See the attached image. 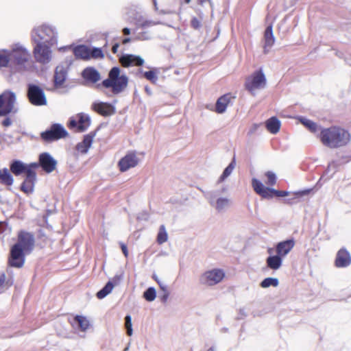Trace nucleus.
Here are the masks:
<instances>
[{
  "mask_svg": "<svg viewBox=\"0 0 351 351\" xmlns=\"http://www.w3.org/2000/svg\"><path fill=\"white\" fill-rule=\"evenodd\" d=\"M32 38L35 43L53 46L58 42V32L54 27L43 25L32 30Z\"/></svg>",
  "mask_w": 351,
  "mask_h": 351,
  "instance_id": "3",
  "label": "nucleus"
},
{
  "mask_svg": "<svg viewBox=\"0 0 351 351\" xmlns=\"http://www.w3.org/2000/svg\"><path fill=\"white\" fill-rule=\"evenodd\" d=\"M158 285L162 292L169 291L167 286L161 281H158Z\"/></svg>",
  "mask_w": 351,
  "mask_h": 351,
  "instance_id": "55",
  "label": "nucleus"
},
{
  "mask_svg": "<svg viewBox=\"0 0 351 351\" xmlns=\"http://www.w3.org/2000/svg\"><path fill=\"white\" fill-rule=\"evenodd\" d=\"M145 91L148 95H152V89L147 86L145 87Z\"/></svg>",
  "mask_w": 351,
  "mask_h": 351,
  "instance_id": "61",
  "label": "nucleus"
},
{
  "mask_svg": "<svg viewBox=\"0 0 351 351\" xmlns=\"http://www.w3.org/2000/svg\"><path fill=\"white\" fill-rule=\"evenodd\" d=\"M5 274L4 273H2L0 275V293L3 292L5 290V285H7L8 282H5Z\"/></svg>",
  "mask_w": 351,
  "mask_h": 351,
  "instance_id": "50",
  "label": "nucleus"
},
{
  "mask_svg": "<svg viewBox=\"0 0 351 351\" xmlns=\"http://www.w3.org/2000/svg\"><path fill=\"white\" fill-rule=\"evenodd\" d=\"M198 1H199V3L201 5H203L206 1H208L210 3V4L212 3L211 0H198Z\"/></svg>",
  "mask_w": 351,
  "mask_h": 351,
  "instance_id": "64",
  "label": "nucleus"
},
{
  "mask_svg": "<svg viewBox=\"0 0 351 351\" xmlns=\"http://www.w3.org/2000/svg\"><path fill=\"white\" fill-rule=\"evenodd\" d=\"M3 117L4 119L1 122V125L5 128L11 126L13 123L12 119L8 115L3 116Z\"/></svg>",
  "mask_w": 351,
  "mask_h": 351,
  "instance_id": "49",
  "label": "nucleus"
},
{
  "mask_svg": "<svg viewBox=\"0 0 351 351\" xmlns=\"http://www.w3.org/2000/svg\"><path fill=\"white\" fill-rule=\"evenodd\" d=\"M90 117L88 114L81 112L76 115V117H71L67 126L70 130H74L77 132L86 131L90 125Z\"/></svg>",
  "mask_w": 351,
  "mask_h": 351,
  "instance_id": "10",
  "label": "nucleus"
},
{
  "mask_svg": "<svg viewBox=\"0 0 351 351\" xmlns=\"http://www.w3.org/2000/svg\"><path fill=\"white\" fill-rule=\"evenodd\" d=\"M312 191V189H304L295 192V195L297 197H302L309 194Z\"/></svg>",
  "mask_w": 351,
  "mask_h": 351,
  "instance_id": "51",
  "label": "nucleus"
},
{
  "mask_svg": "<svg viewBox=\"0 0 351 351\" xmlns=\"http://www.w3.org/2000/svg\"><path fill=\"white\" fill-rule=\"evenodd\" d=\"M230 101V96L229 95H223L220 97L216 102L215 111L219 114L223 113Z\"/></svg>",
  "mask_w": 351,
  "mask_h": 351,
  "instance_id": "31",
  "label": "nucleus"
},
{
  "mask_svg": "<svg viewBox=\"0 0 351 351\" xmlns=\"http://www.w3.org/2000/svg\"><path fill=\"white\" fill-rule=\"evenodd\" d=\"M125 327L126 329L127 335L128 336H132L133 333V330L132 324V317L130 315H127L125 317Z\"/></svg>",
  "mask_w": 351,
  "mask_h": 351,
  "instance_id": "43",
  "label": "nucleus"
},
{
  "mask_svg": "<svg viewBox=\"0 0 351 351\" xmlns=\"http://www.w3.org/2000/svg\"><path fill=\"white\" fill-rule=\"evenodd\" d=\"M128 77L125 74L121 75V70L118 66L112 67L108 75V77L97 84V87L101 86L106 88H111L113 95H119L123 92L128 85Z\"/></svg>",
  "mask_w": 351,
  "mask_h": 351,
  "instance_id": "2",
  "label": "nucleus"
},
{
  "mask_svg": "<svg viewBox=\"0 0 351 351\" xmlns=\"http://www.w3.org/2000/svg\"><path fill=\"white\" fill-rule=\"evenodd\" d=\"M73 52L77 59L89 60V48L84 45L75 46Z\"/></svg>",
  "mask_w": 351,
  "mask_h": 351,
  "instance_id": "29",
  "label": "nucleus"
},
{
  "mask_svg": "<svg viewBox=\"0 0 351 351\" xmlns=\"http://www.w3.org/2000/svg\"><path fill=\"white\" fill-rule=\"evenodd\" d=\"M252 185L254 191L262 197L270 199V191L271 188L265 186L260 180L256 178L252 180Z\"/></svg>",
  "mask_w": 351,
  "mask_h": 351,
  "instance_id": "25",
  "label": "nucleus"
},
{
  "mask_svg": "<svg viewBox=\"0 0 351 351\" xmlns=\"http://www.w3.org/2000/svg\"><path fill=\"white\" fill-rule=\"evenodd\" d=\"M30 57L29 51L18 44L10 51V63L16 65L20 70L26 71L32 67Z\"/></svg>",
  "mask_w": 351,
  "mask_h": 351,
  "instance_id": "4",
  "label": "nucleus"
},
{
  "mask_svg": "<svg viewBox=\"0 0 351 351\" xmlns=\"http://www.w3.org/2000/svg\"><path fill=\"white\" fill-rule=\"evenodd\" d=\"M82 77L87 82L92 84L97 83L101 79L99 72L94 67H86L82 72Z\"/></svg>",
  "mask_w": 351,
  "mask_h": 351,
  "instance_id": "24",
  "label": "nucleus"
},
{
  "mask_svg": "<svg viewBox=\"0 0 351 351\" xmlns=\"http://www.w3.org/2000/svg\"><path fill=\"white\" fill-rule=\"evenodd\" d=\"M295 241L293 239H289L278 243L276 245V252L281 258L287 256L293 248Z\"/></svg>",
  "mask_w": 351,
  "mask_h": 351,
  "instance_id": "20",
  "label": "nucleus"
},
{
  "mask_svg": "<svg viewBox=\"0 0 351 351\" xmlns=\"http://www.w3.org/2000/svg\"><path fill=\"white\" fill-rule=\"evenodd\" d=\"M169 291L163 292V294L160 296V300L164 303L166 302L169 298Z\"/></svg>",
  "mask_w": 351,
  "mask_h": 351,
  "instance_id": "56",
  "label": "nucleus"
},
{
  "mask_svg": "<svg viewBox=\"0 0 351 351\" xmlns=\"http://www.w3.org/2000/svg\"><path fill=\"white\" fill-rule=\"evenodd\" d=\"M14 182V178L12 173L6 167L0 169V183L5 186H12Z\"/></svg>",
  "mask_w": 351,
  "mask_h": 351,
  "instance_id": "30",
  "label": "nucleus"
},
{
  "mask_svg": "<svg viewBox=\"0 0 351 351\" xmlns=\"http://www.w3.org/2000/svg\"><path fill=\"white\" fill-rule=\"evenodd\" d=\"M10 171L16 176H21L23 173L27 175L29 172H32L27 169L26 164L19 160H13L10 164Z\"/></svg>",
  "mask_w": 351,
  "mask_h": 351,
  "instance_id": "22",
  "label": "nucleus"
},
{
  "mask_svg": "<svg viewBox=\"0 0 351 351\" xmlns=\"http://www.w3.org/2000/svg\"><path fill=\"white\" fill-rule=\"evenodd\" d=\"M90 108L103 117H110L116 112L115 107L112 104L100 101H94L91 104Z\"/></svg>",
  "mask_w": 351,
  "mask_h": 351,
  "instance_id": "15",
  "label": "nucleus"
},
{
  "mask_svg": "<svg viewBox=\"0 0 351 351\" xmlns=\"http://www.w3.org/2000/svg\"><path fill=\"white\" fill-rule=\"evenodd\" d=\"M218 191L207 192L204 194L210 205L213 206L218 213L224 212L230 206V199L227 197H218Z\"/></svg>",
  "mask_w": 351,
  "mask_h": 351,
  "instance_id": "9",
  "label": "nucleus"
},
{
  "mask_svg": "<svg viewBox=\"0 0 351 351\" xmlns=\"http://www.w3.org/2000/svg\"><path fill=\"white\" fill-rule=\"evenodd\" d=\"M267 84L266 77L262 69L255 71L251 75L245 80V89L250 93L251 95H255V91L265 88Z\"/></svg>",
  "mask_w": 351,
  "mask_h": 351,
  "instance_id": "7",
  "label": "nucleus"
},
{
  "mask_svg": "<svg viewBox=\"0 0 351 351\" xmlns=\"http://www.w3.org/2000/svg\"><path fill=\"white\" fill-rule=\"evenodd\" d=\"M143 76L153 84H156L158 80V77L154 70L143 72Z\"/></svg>",
  "mask_w": 351,
  "mask_h": 351,
  "instance_id": "42",
  "label": "nucleus"
},
{
  "mask_svg": "<svg viewBox=\"0 0 351 351\" xmlns=\"http://www.w3.org/2000/svg\"><path fill=\"white\" fill-rule=\"evenodd\" d=\"M10 62V52L0 51V67H5Z\"/></svg>",
  "mask_w": 351,
  "mask_h": 351,
  "instance_id": "41",
  "label": "nucleus"
},
{
  "mask_svg": "<svg viewBox=\"0 0 351 351\" xmlns=\"http://www.w3.org/2000/svg\"><path fill=\"white\" fill-rule=\"evenodd\" d=\"M225 276V273L219 269H214L204 272L199 278L201 284L213 286L220 282Z\"/></svg>",
  "mask_w": 351,
  "mask_h": 351,
  "instance_id": "11",
  "label": "nucleus"
},
{
  "mask_svg": "<svg viewBox=\"0 0 351 351\" xmlns=\"http://www.w3.org/2000/svg\"><path fill=\"white\" fill-rule=\"evenodd\" d=\"M156 23L152 21H145L141 23L140 21L137 22V25L143 29L153 26Z\"/></svg>",
  "mask_w": 351,
  "mask_h": 351,
  "instance_id": "47",
  "label": "nucleus"
},
{
  "mask_svg": "<svg viewBox=\"0 0 351 351\" xmlns=\"http://www.w3.org/2000/svg\"><path fill=\"white\" fill-rule=\"evenodd\" d=\"M51 47L45 44L36 43L33 51L36 60L42 64L49 63L51 59Z\"/></svg>",
  "mask_w": 351,
  "mask_h": 351,
  "instance_id": "12",
  "label": "nucleus"
},
{
  "mask_svg": "<svg viewBox=\"0 0 351 351\" xmlns=\"http://www.w3.org/2000/svg\"><path fill=\"white\" fill-rule=\"evenodd\" d=\"M119 47V43H114L112 47V52L115 54L117 53V51H118V49Z\"/></svg>",
  "mask_w": 351,
  "mask_h": 351,
  "instance_id": "59",
  "label": "nucleus"
},
{
  "mask_svg": "<svg viewBox=\"0 0 351 351\" xmlns=\"http://www.w3.org/2000/svg\"><path fill=\"white\" fill-rule=\"evenodd\" d=\"M36 180V172H29V173L25 176V178L21 185V190L26 194L32 193L34 191Z\"/></svg>",
  "mask_w": 351,
  "mask_h": 351,
  "instance_id": "23",
  "label": "nucleus"
},
{
  "mask_svg": "<svg viewBox=\"0 0 351 351\" xmlns=\"http://www.w3.org/2000/svg\"><path fill=\"white\" fill-rule=\"evenodd\" d=\"M337 167V164L335 161H332L330 163L327 168V171H329L330 169H336Z\"/></svg>",
  "mask_w": 351,
  "mask_h": 351,
  "instance_id": "57",
  "label": "nucleus"
},
{
  "mask_svg": "<svg viewBox=\"0 0 351 351\" xmlns=\"http://www.w3.org/2000/svg\"><path fill=\"white\" fill-rule=\"evenodd\" d=\"M132 40V38H129V37H128V38H125L122 40V43H123V45H125V44H127V43H130Z\"/></svg>",
  "mask_w": 351,
  "mask_h": 351,
  "instance_id": "63",
  "label": "nucleus"
},
{
  "mask_svg": "<svg viewBox=\"0 0 351 351\" xmlns=\"http://www.w3.org/2000/svg\"><path fill=\"white\" fill-rule=\"evenodd\" d=\"M95 136V132H90L84 136V139L82 142L79 143L76 145V149L82 153H87L88 149L91 146L93 141V138Z\"/></svg>",
  "mask_w": 351,
  "mask_h": 351,
  "instance_id": "26",
  "label": "nucleus"
},
{
  "mask_svg": "<svg viewBox=\"0 0 351 351\" xmlns=\"http://www.w3.org/2000/svg\"><path fill=\"white\" fill-rule=\"evenodd\" d=\"M73 324H75L82 331H85L89 326V322L82 315H76L73 319Z\"/></svg>",
  "mask_w": 351,
  "mask_h": 351,
  "instance_id": "33",
  "label": "nucleus"
},
{
  "mask_svg": "<svg viewBox=\"0 0 351 351\" xmlns=\"http://www.w3.org/2000/svg\"><path fill=\"white\" fill-rule=\"evenodd\" d=\"M300 121L310 132L313 133H315L318 130L322 129L321 126H319L316 123L310 119L301 117Z\"/></svg>",
  "mask_w": 351,
  "mask_h": 351,
  "instance_id": "34",
  "label": "nucleus"
},
{
  "mask_svg": "<svg viewBox=\"0 0 351 351\" xmlns=\"http://www.w3.org/2000/svg\"><path fill=\"white\" fill-rule=\"evenodd\" d=\"M191 26L195 29H199L202 26L201 21L196 17H193L191 21Z\"/></svg>",
  "mask_w": 351,
  "mask_h": 351,
  "instance_id": "48",
  "label": "nucleus"
},
{
  "mask_svg": "<svg viewBox=\"0 0 351 351\" xmlns=\"http://www.w3.org/2000/svg\"><path fill=\"white\" fill-rule=\"evenodd\" d=\"M25 252L18 245H13L10 250L9 265L11 267L21 268L25 263Z\"/></svg>",
  "mask_w": 351,
  "mask_h": 351,
  "instance_id": "13",
  "label": "nucleus"
},
{
  "mask_svg": "<svg viewBox=\"0 0 351 351\" xmlns=\"http://www.w3.org/2000/svg\"><path fill=\"white\" fill-rule=\"evenodd\" d=\"M319 137L324 146L331 149L345 146L350 140L348 131L336 126L322 128Z\"/></svg>",
  "mask_w": 351,
  "mask_h": 351,
  "instance_id": "1",
  "label": "nucleus"
},
{
  "mask_svg": "<svg viewBox=\"0 0 351 351\" xmlns=\"http://www.w3.org/2000/svg\"><path fill=\"white\" fill-rule=\"evenodd\" d=\"M334 264L337 268H346L351 265V255L345 247L337 252Z\"/></svg>",
  "mask_w": 351,
  "mask_h": 351,
  "instance_id": "18",
  "label": "nucleus"
},
{
  "mask_svg": "<svg viewBox=\"0 0 351 351\" xmlns=\"http://www.w3.org/2000/svg\"><path fill=\"white\" fill-rule=\"evenodd\" d=\"M26 167H27V169H29L32 171H35L34 169L40 167V161L38 160V162H32L29 164H26Z\"/></svg>",
  "mask_w": 351,
  "mask_h": 351,
  "instance_id": "52",
  "label": "nucleus"
},
{
  "mask_svg": "<svg viewBox=\"0 0 351 351\" xmlns=\"http://www.w3.org/2000/svg\"><path fill=\"white\" fill-rule=\"evenodd\" d=\"M280 125V121L276 117L269 118L265 122V127L267 130L274 134L279 132Z\"/></svg>",
  "mask_w": 351,
  "mask_h": 351,
  "instance_id": "32",
  "label": "nucleus"
},
{
  "mask_svg": "<svg viewBox=\"0 0 351 351\" xmlns=\"http://www.w3.org/2000/svg\"><path fill=\"white\" fill-rule=\"evenodd\" d=\"M120 247L121 248L122 252L124 254V256L125 257H128V247H127L126 245L124 244L123 243H120Z\"/></svg>",
  "mask_w": 351,
  "mask_h": 351,
  "instance_id": "54",
  "label": "nucleus"
},
{
  "mask_svg": "<svg viewBox=\"0 0 351 351\" xmlns=\"http://www.w3.org/2000/svg\"><path fill=\"white\" fill-rule=\"evenodd\" d=\"M156 296V289L154 287H149L143 293V297L147 302H152Z\"/></svg>",
  "mask_w": 351,
  "mask_h": 351,
  "instance_id": "40",
  "label": "nucleus"
},
{
  "mask_svg": "<svg viewBox=\"0 0 351 351\" xmlns=\"http://www.w3.org/2000/svg\"><path fill=\"white\" fill-rule=\"evenodd\" d=\"M265 176L267 178V184L268 185L273 186L276 184V176L274 173H273L271 171H267V172H266Z\"/></svg>",
  "mask_w": 351,
  "mask_h": 351,
  "instance_id": "44",
  "label": "nucleus"
},
{
  "mask_svg": "<svg viewBox=\"0 0 351 351\" xmlns=\"http://www.w3.org/2000/svg\"><path fill=\"white\" fill-rule=\"evenodd\" d=\"M68 132L60 123H53L49 128L40 133V138L47 143L53 142L68 136Z\"/></svg>",
  "mask_w": 351,
  "mask_h": 351,
  "instance_id": "8",
  "label": "nucleus"
},
{
  "mask_svg": "<svg viewBox=\"0 0 351 351\" xmlns=\"http://www.w3.org/2000/svg\"><path fill=\"white\" fill-rule=\"evenodd\" d=\"M122 32L124 35H129L130 34V29L128 27H124Z\"/></svg>",
  "mask_w": 351,
  "mask_h": 351,
  "instance_id": "62",
  "label": "nucleus"
},
{
  "mask_svg": "<svg viewBox=\"0 0 351 351\" xmlns=\"http://www.w3.org/2000/svg\"><path fill=\"white\" fill-rule=\"evenodd\" d=\"M288 194H289V192H287L286 191H278V190H276L272 188L270 191L271 198H272L274 196L285 197V196L288 195Z\"/></svg>",
  "mask_w": 351,
  "mask_h": 351,
  "instance_id": "46",
  "label": "nucleus"
},
{
  "mask_svg": "<svg viewBox=\"0 0 351 351\" xmlns=\"http://www.w3.org/2000/svg\"><path fill=\"white\" fill-rule=\"evenodd\" d=\"M275 38L273 34L272 25H268L264 33V53H267L274 45Z\"/></svg>",
  "mask_w": 351,
  "mask_h": 351,
  "instance_id": "27",
  "label": "nucleus"
},
{
  "mask_svg": "<svg viewBox=\"0 0 351 351\" xmlns=\"http://www.w3.org/2000/svg\"><path fill=\"white\" fill-rule=\"evenodd\" d=\"M16 104V93L10 90H4L0 95V117L16 114L18 112Z\"/></svg>",
  "mask_w": 351,
  "mask_h": 351,
  "instance_id": "5",
  "label": "nucleus"
},
{
  "mask_svg": "<svg viewBox=\"0 0 351 351\" xmlns=\"http://www.w3.org/2000/svg\"><path fill=\"white\" fill-rule=\"evenodd\" d=\"M68 75V69L64 65H58L56 67L53 75V86L55 88L62 87Z\"/></svg>",
  "mask_w": 351,
  "mask_h": 351,
  "instance_id": "19",
  "label": "nucleus"
},
{
  "mask_svg": "<svg viewBox=\"0 0 351 351\" xmlns=\"http://www.w3.org/2000/svg\"><path fill=\"white\" fill-rule=\"evenodd\" d=\"M120 62L124 67L141 66L144 63V60L138 56L124 54L120 58Z\"/></svg>",
  "mask_w": 351,
  "mask_h": 351,
  "instance_id": "21",
  "label": "nucleus"
},
{
  "mask_svg": "<svg viewBox=\"0 0 351 351\" xmlns=\"http://www.w3.org/2000/svg\"><path fill=\"white\" fill-rule=\"evenodd\" d=\"M150 38V36L147 32H138L136 34L135 37L133 38V40H146Z\"/></svg>",
  "mask_w": 351,
  "mask_h": 351,
  "instance_id": "45",
  "label": "nucleus"
},
{
  "mask_svg": "<svg viewBox=\"0 0 351 351\" xmlns=\"http://www.w3.org/2000/svg\"><path fill=\"white\" fill-rule=\"evenodd\" d=\"M113 287H114L113 283L111 281H108L104 285V287L97 293L96 295H97V298H99V299L104 298L112 291Z\"/></svg>",
  "mask_w": 351,
  "mask_h": 351,
  "instance_id": "36",
  "label": "nucleus"
},
{
  "mask_svg": "<svg viewBox=\"0 0 351 351\" xmlns=\"http://www.w3.org/2000/svg\"><path fill=\"white\" fill-rule=\"evenodd\" d=\"M168 235L164 225H161L157 235V242L162 244L167 241Z\"/></svg>",
  "mask_w": 351,
  "mask_h": 351,
  "instance_id": "39",
  "label": "nucleus"
},
{
  "mask_svg": "<svg viewBox=\"0 0 351 351\" xmlns=\"http://www.w3.org/2000/svg\"><path fill=\"white\" fill-rule=\"evenodd\" d=\"M239 315H240V318H243L247 316V313H245V311L243 308H241L239 310Z\"/></svg>",
  "mask_w": 351,
  "mask_h": 351,
  "instance_id": "60",
  "label": "nucleus"
},
{
  "mask_svg": "<svg viewBox=\"0 0 351 351\" xmlns=\"http://www.w3.org/2000/svg\"><path fill=\"white\" fill-rule=\"evenodd\" d=\"M123 278V274H116L113 278H112V281H111L113 285H117L121 280V279Z\"/></svg>",
  "mask_w": 351,
  "mask_h": 351,
  "instance_id": "53",
  "label": "nucleus"
},
{
  "mask_svg": "<svg viewBox=\"0 0 351 351\" xmlns=\"http://www.w3.org/2000/svg\"><path fill=\"white\" fill-rule=\"evenodd\" d=\"M236 165L235 158H233L230 163L223 170L222 174L218 180V183L223 182L232 172Z\"/></svg>",
  "mask_w": 351,
  "mask_h": 351,
  "instance_id": "35",
  "label": "nucleus"
},
{
  "mask_svg": "<svg viewBox=\"0 0 351 351\" xmlns=\"http://www.w3.org/2000/svg\"><path fill=\"white\" fill-rule=\"evenodd\" d=\"M266 264L268 268L272 270H278L282 266V258L277 254L275 255H270L266 259Z\"/></svg>",
  "mask_w": 351,
  "mask_h": 351,
  "instance_id": "28",
  "label": "nucleus"
},
{
  "mask_svg": "<svg viewBox=\"0 0 351 351\" xmlns=\"http://www.w3.org/2000/svg\"><path fill=\"white\" fill-rule=\"evenodd\" d=\"M34 237L32 234L21 231L18 234V241L14 245H19V247L26 253H29L34 247Z\"/></svg>",
  "mask_w": 351,
  "mask_h": 351,
  "instance_id": "14",
  "label": "nucleus"
},
{
  "mask_svg": "<svg viewBox=\"0 0 351 351\" xmlns=\"http://www.w3.org/2000/svg\"><path fill=\"white\" fill-rule=\"evenodd\" d=\"M26 95L29 102L33 106H43L47 104L45 90L39 84H27Z\"/></svg>",
  "mask_w": 351,
  "mask_h": 351,
  "instance_id": "6",
  "label": "nucleus"
},
{
  "mask_svg": "<svg viewBox=\"0 0 351 351\" xmlns=\"http://www.w3.org/2000/svg\"><path fill=\"white\" fill-rule=\"evenodd\" d=\"M279 284L278 279L276 278L268 277L261 281L260 286L262 288H268L271 286L277 287Z\"/></svg>",
  "mask_w": 351,
  "mask_h": 351,
  "instance_id": "37",
  "label": "nucleus"
},
{
  "mask_svg": "<svg viewBox=\"0 0 351 351\" xmlns=\"http://www.w3.org/2000/svg\"><path fill=\"white\" fill-rule=\"evenodd\" d=\"M89 60L91 58L93 59H101L104 57L103 51L99 47H93L92 48H89Z\"/></svg>",
  "mask_w": 351,
  "mask_h": 351,
  "instance_id": "38",
  "label": "nucleus"
},
{
  "mask_svg": "<svg viewBox=\"0 0 351 351\" xmlns=\"http://www.w3.org/2000/svg\"><path fill=\"white\" fill-rule=\"evenodd\" d=\"M38 158L40 167L45 172L50 173L55 170L57 161L48 152L41 153Z\"/></svg>",
  "mask_w": 351,
  "mask_h": 351,
  "instance_id": "16",
  "label": "nucleus"
},
{
  "mask_svg": "<svg viewBox=\"0 0 351 351\" xmlns=\"http://www.w3.org/2000/svg\"><path fill=\"white\" fill-rule=\"evenodd\" d=\"M258 126H259V125H258V124H254L252 126V128L250 129L249 134H252L254 133L256 131V130L258 129Z\"/></svg>",
  "mask_w": 351,
  "mask_h": 351,
  "instance_id": "58",
  "label": "nucleus"
},
{
  "mask_svg": "<svg viewBox=\"0 0 351 351\" xmlns=\"http://www.w3.org/2000/svg\"><path fill=\"white\" fill-rule=\"evenodd\" d=\"M138 159L134 152H130L120 159L118 162L119 170L125 172L138 165Z\"/></svg>",
  "mask_w": 351,
  "mask_h": 351,
  "instance_id": "17",
  "label": "nucleus"
}]
</instances>
